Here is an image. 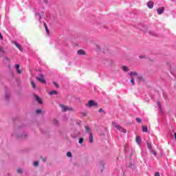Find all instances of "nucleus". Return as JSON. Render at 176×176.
Instances as JSON below:
<instances>
[{"label": "nucleus", "mask_w": 176, "mask_h": 176, "mask_svg": "<svg viewBox=\"0 0 176 176\" xmlns=\"http://www.w3.org/2000/svg\"><path fill=\"white\" fill-rule=\"evenodd\" d=\"M57 94H58V92H57L56 91H54V90H53V91H52L50 92V96H52V95H57Z\"/></svg>", "instance_id": "2eb2a0df"}, {"label": "nucleus", "mask_w": 176, "mask_h": 176, "mask_svg": "<svg viewBox=\"0 0 176 176\" xmlns=\"http://www.w3.org/2000/svg\"><path fill=\"white\" fill-rule=\"evenodd\" d=\"M67 157H72V153L71 152L67 153Z\"/></svg>", "instance_id": "a878e982"}, {"label": "nucleus", "mask_w": 176, "mask_h": 176, "mask_svg": "<svg viewBox=\"0 0 176 176\" xmlns=\"http://www.w3.org/2000/svg\"><path fill=\"white\" fill-rule=\"evenodd\" d=\"M139 58H140V59H143V58H145V56H139Z\"/></svg>", "instance_id": "ea45409f"}, {"label": "nucleus", "mask_w": 176, "mask_h": 176, "mask_svg": "<svg viewBox=\"0 0 176 176\" xmlns=\"http://www.w3.org/2000/svg\"><path fill=\"white\" fill-rule=\"evenodd\" d=\"M53 84H54V85H55V87H56V88H58V85L57 84V82H54Z\"/></svg>", "instance_id": "2f4dec72"}, {"label": "nucleus", "mask_w": 176, "mask_h": 176, "mask_svg": "<svg viewBox=\"0 0 176 176\" xmlns=\"http://www.w3.org/2000/svg\"><path fill=\"white\" fill-rule=\"evenodd\" d=\"M31 84H32V87L33 89H36V85H35L34 81H32Z\"/></svg>", "instance_id": "412c9836"}, {"label": "nucleus", "mask_w": 176, "mask_h": 176, "mask_svg": "<svg viewBox=\"0 0 176 176\" xmlns=\"http://www.w3.org/2000/svg\"><path fill=\"white\" fill-rule=\"evenodd\" d=\"M77 54L80 56L85 55L86 53L83 50H79L77 52Z\"/></svg>", "instance_id": "9b49d317"}, {"label": "nucleus", "mask_w": 176, "mask_h": 176, "mask_svg": "<svg viewBox=\"0 0 176 176\" xmlns=\"http://www.w3.org/2000/svg\"><path fill=\"white\" fill-rule=\"evenodd\" d=\"M45 30H46L47 34H50V31H49L48 28H45Z\"/></svg>", "instance_id": "c756f323"}, {"label": "nucleus", "mask_w": 176, "mask_h": 176, "mask_svg": "<svg viewBox=\"0 0 176 176\" xmlns=\"http://www.w3.org/2000/svg\"><path fill=\"white\" fill-rule=\"evenodd\" d=\"M16 73H18L19 74H21V70H16Z\"/></svg>", "instance_id": "a19ab883"}, {"label": "nucleus", "mask_w": 176, "mask_h": 176, "mask_svg": "<svg viewBox=\"0 0 176 176\" xmlns=\"http://www.w3.org/2000/svg\"><path fill=\"white\" fill-rule=\"evenodd\" d=\"M34 98H35V100H37L39 104H43V100L39 96H38L37 95H35Z\"/></svg>", "instance_id": "423d86ee"}, {"label": "nucleus", "mask_w": 176, "mask_h": 176, "mask_svg": "<svg viewBox=\"0 0 176 176\" xmlns=\"http://www.w3.org/2000/svg\"><path fill=\"white\" fill-rule=\"evenodd\" d=\"M83 141H84V139L83 138H80V139H79L78 143L81 144L83 143Z\"/></svg>", "instance_id": "393cba45"}, {"label": "nucleus", "mask_w": 176, "mask_h": 176, "mask_svg": "<svg viewBox=\"0 0 176 176\" xmlns=\"http://www.w3.org/2000/svg\"><path fill=\"white\" fill-rule=\"evenodd\" d=\"M135 141H136V144H140L141 140H140V136H136V138H135Z\"/></svg>", "instance_id": "ddd939ff"}, {"label": "nucleus", "mask_w": 176, "mask_h": 176, "mask_svg": "<svg viewBox=\"0 0 176 176\" xmlns=\"http://www.w3.org/2000/svg\"><path fill=\"white\" fill-rule=\"evenodd\" d=\"M101 164L103 165V166L104 165L103 162H101Z\"/></svg>", "instance_id": "37998d69"}, {"label": "nucleus", "mask_w": 176, "mask_h": 176, "mask_svg": "<svg viewBox=\"0 0 176 176\" xmlns=\"http://www.w3.org/2000/svg\"><path fill=\"white\" fill-rule=\"evenodd\" d=\"M0 38H1V40L3 39V36H2V33H1V32H0Z\"/></svg>", "instance_id": "58836bf2"}, {"label": "nucleus", "mask_w": 176, "mask_h": 176, "mask_svg": "<svg viewBox=\"0 0 176 176\" xmlns=\"http://www.w3.org/2000/svg\"><path fill=\"white\" fill-rule=\"evenodd\" d=\"M89 143H93V134H89Z\"/></svg>", "instance_id": "dca6fc26"}, {"label": "nucleus", "mask_w": 176, "mask_h": 176, "mask_svg": "<svg viewBox=\"0 0 176 176\" xmlns=\"http://www.w3.org/2000/svg\"><path fill=\"white\" fill-rule=\"evenodd\" d=\"M128 75H129L131 78H134L135 76H139L138 73L135 72L128 73Z\"/></svg>", "instance_id": "0eeeda50"}, {"label": "nucleus", "mask_w": 176, "mask_h": 176, "mask_svg": "<svg viewBox=\"0 0 176 176\" xmlns=\"http://www.w3.org/2000/svg\"><path fill=\"white\" fill-rule=\"evenodd\" d=\"M150 150V153L151 154H153V156H157V153H155V151L153 149H149Z\"/></svg>", "instance_id": "f3484780"}, {"label": "nucleus", "mask_w": 176, "mask_h": 176, "mask_svg": "<svg viewBox=\"0 0 176 176\" xmlns=\"http://www.w3.org/2000/svg\"><path fill=\"white\" fill-rule=\"evenodd\" d=\"M58 121L57 120H54V124H57Z\"/></svg>", "instance_id": "c9c22d12"}, {"label": "nucleus", "mask_w": 176, "mask_h": 176, "mask_svg": "<svg viewBox=\"0 0 176 176\" xmlns=\"http://www.w3.org/2000/svg\"><path fill=\"white\" fill-rule=\"evenodd\" d=\"M154 6V3H153L152 1H149L148 3H147V7L149 8V9H152Z\"/></svg>", "instance_id": "9d476101"}, {"label": "nucleus", "mask_w": 176, "mask_h": 176, "mask_svg": "<svg viewBox=\"0 0 176 176\" xmlns=\"http://www.w3.org/2000/svg\"><path fill=\"white\" fill-rule=\"evenodd\" d=\"M0 52H2V54H6V52L3 50V47H0Z\"/></svg>", "instance_id": "b1692460"}, {"label": "nucleus", "mask_w": 176, "mask_h": 176, "mask_svg": "<svg viewBox=\"0 0 176 176\" xmlns=\"http://www.w3.org/2000/svg\"><path fill=\"white\" fill-rule=\"evenodd\" d=\"M9 97H10L9 94H6V95H5V98H6V100H8Z\"/></svg>", "instance_id": "cd10ccee"}, {"label": "nucleus", "mask_w": 176, "mask_h": 176, "mask_svg": "<svg viewBox=\"0 0 176 176\" xmlns=\"http://www.w3.org/2000/svg\"><path fill=\"white\" fill-rule=\"evenodd\" d=\"M138 79L139 82H142L144 80L143 77L140 76H138Z\"/></svg>", "instance_id": "a211bd4d"}, {"label": "nucleus", "mask_w": 176, "mask_h": 176, "mask_svg": "<svg viewBox=\"0 0 176 176\" xmlns=\"http://www.w3.org/2000/svg\"><path fill=\"white\" fill-rule=\"evenodd\" d=\"M41 113V109H37V111H36V113H37V114H40Z\"/></svg>", "instance_id": "7c9ffc66"}, {"label": "nucleus", "mask_w": 176, "mask_h": 176, "mask_svg": "<svg viewBox=\"0 0 176 176\" xmlns=\"http://www.w3.org/2000/svg\"><path fill=\"white\" fill-rule=\"evenodd\" d=\"M136 122L138 123H141V119L140 118H136Z\"/></svg>", "instance_id": "72a5a7b5"}, {"label": "nucleus", "mask_w": 176, "mask_h": 176, "mask_svg": "<svg viewBox=\"0 0 176 176\" xmlns=\"http://www.w3.org/2000/svg\"><path fill=\"white\" fill-rule=\"evenodd\" d=\"M131 84H132V85H135V81H134V78L131 77Z\"/></svg>", "instance_id": "aec40b11"}, {"label": "nucleus", "mask_w": 176, "mask_h": 176, "mask_svg": "<svg viewBox=\"0 0 176 176\" xmlns=\"http://www.w3.org/2000/svg\"><path fill=\"white\" fill-rule=\"evenodd\" d=\"M142 131L144 133H147L148 132V126H142Z\"/></svg>", "instance_id": "4468645a"}, {"label": "nucleus", "mask_w": 176, "mask_h": 176, "mask_svg": "<svg viewBox=\"0 0 176 176\" xmlns=\"http://www.w3.org/2000/svg\"><path fill=\"white\" fill-rule=\"evenodd\" d=\"M19 68H20V65L16 64V65H15V69H19Z\"/></svg>", "instance_id": "bb28decb"}, {"label": "nucleus", "mask_w": 176, "mask_h": 176, "mask_svg": "<svg viewBox=\"0 0 176 176\" xmlns=\"http://www.w3.org/2000/svg\"><path fill=\"white\" fill-rule=\"evenodd\" d=\"M122 69H123L124 72H129V67H127L126 66H122Z\"/></svg>", "instance_id": "f8f14e48"}, {"label": "nucleus", "mask_w": 176, "mask_h": 176, "mask_svg": "<svg viewBox=\"0 0 176 176\" xmlns=\"http://www.w3.org/2000/svg\"><path fill=\"white\" fill-rule=\"evenodd\" d=\"M59 107L61 108L62 112H66L67 111H74L72 107H69L68 106H65L64 104H59Z\"/></svg>", "instance_id": "f03ea898"}, {"label": "nucleus", "mask_w": 176, "mask_h": 176, "mask_svg": "<svg viewBox=\"0 0 176 176\" xmlns=\"http://www.w3.org/2000/svg\"><path fill=\"white\" fill-rule=\"evenodd\" d=\"M157 105L159 107V111L162 112V109L161 108V103L160 102H157Z\"/></svg>", "instance_id": "6ab92c4d"}, {"label": "nucleus", "mask_w": 176, "mask_h": 176, "mask_svg": "<svg viewBox=\"0 0 176 176\" xmlns=\"http://www.w3.org/2000/svg\"><path fill=\"white\" fill-rule=\"evenodd\" d=\"M41 157L42 159V161H43L44 162H45L47 161L46 158H43V157Z\"/></svg>", "instance_id": "e433bc0d"}, {"label": "nucleus", "mask_w": 176, "mask_h": 176, "mask_svg": "<svg viewBox=\"0 0 176 176\" xmlns=\"http://www.w3.org/2000/svg\"><path fill=\"white\" fill-rule=\"evenodd\" d=\"M164 7L159 8L157 9V14L159 15H161L164 13Z\"/></svg>", "instance_id": "6e6552de"}, {"label": "nucleus", "mask_w": 176, "mask_h": 176, "mask_svg": "<svg viewBox=\"0 0 176 176\" xmlns=\"http://www.w3.org/2000/svg\"><path fill=\"white\" fill-rule=\"evenodd\" d=\"M155 176H160V173L159 172H156L155 174Z\"/></svg>", "instance_id": "4c0bfd02"}, {"label": "nucleus", "mask_w": 176, "mask_h": 176, "mask_svg": "<svg viewBox=\"0 0 176 176\" xmlns=\"http://www.w3.org/2000/svg\"><path fill=\"white\" fill-rule=\"evenodd\" d=\"M38 166H39V162L38 161L34 162V166L38 167Z\"/></svg>", "instance_id": "5701e85b"}, {"label": "nucleus", "mask_w": 176, "mask_h": 176, "mask_svg": "<svg viewBox=\"0 0 176 176\" xmlns=\"http://www.w3.org/2000/svg\"><path fill=\"white\" fill-rule=\"evenodd\" d=\"M98 112H99V113H103V112H104L103 109H98Z\"/></svg>", "instance_id": "473e14b6"}, {"label": "nucleus", "mask_w": 176, "mask_h": 176, "mask_svg": "<svg viewBox=\"0 0 176 176\" xmlns=\"http://www.w3.org/2000/svg\"><path fill=\"white\" fill-rule=\"evenodd\" d=\"M38 16H40V14H38Z\"/></svg>", "instance_id": "49530a36"}, {"label": "nucleus", "mask_w": 176, "mask_h": 176, "mask_svg": "<svg viewBox=\"0 0 176 176\" xmlns=\"http://www.w3.org/2000/svg\"><path fill=\"white\" fill-rule=\"evenodd\" d=\"M43 25H44L45 28H48V26L47 25L45 22H43Z\"/></svg>", "instance_id": "f704fd0d"}, {"label": "nucleus", "mask_w": 176, "mask_h": 176, "mask_svg": "<svg viewBox=\"0 0 176 176\" xmlns=\"http://www.w3.org/2000/svg\"><path fill=\"white\" fill-rule=\"evenodd\" d=\"M36 79H37V80H38V82H41L43 84H46V81L44 79L43 74H38V77H37Z\"/></svg>", "instance_id": "7ed1b4c3"}, {"label": "nucleus", "mask_w": 176, "mask_h": 176, "mask_svg": "<svg viewBox=\"0 0 176 176\" xmlns=\"http://www.w3.org/2000/svg\"><path fill=\"white\" fill-rule=\"evenodd\" d=\"M19 174H21L23 173V170L21 169L16 170Z\"/></svg>", "instance_id": "c85d7f7f"}, {"label": "nucleus", "mask_w": 176, "mask_h": 176, "mask_svg": "<svg viewBox=\"0 0 176 176\" xmlns=\"http://www.w3.org/2000/svg\"><path fill=\"white\" fill-rule=\"evenodd\" d=\"M98 103L95 100H89V102H87V107H97Z\"/></svg>", "instance_id": "20e7f679"}, {"label": "nucleus", "mask_w": 176, "mask_h": 176, "mask_svg": "<svg viewBox=\"0 0 176 176\" xmlns=\"http://www.w3.org/2000/svg\"><path fill=\"white\" fill-rule=\"evenodd\" d=\"M48 0H43L45 3H47Z\"/></svg>", "instance_id": "79ce46f5"}, {"label": "nucleus", "mask_w": 176, "mask_h": 176, "mask_svg": "<svg viewBox=\"0 0 176 176\" xmlns=\"http://www.w3.org/2000/svg\"><path fill=\"white\" fill-rule=\"evenodd\" d=\"M16 69V71L20 70L19 68H18V69Z\"/></svg>", "instance_id": "a18cd8bd"}, {"label": "nucleus", "mask_w": 176, "mask_h": 176, "mask_svg": "<svg viewBox=\"0 0 176 176\" xmlns=\"http://www.w3.org/2000/svg\"><path fill=\"white\" fill-rule=\"evenodd\" d=\"M85 130L86 133H88L89 135L92 134L91 129L89 128V125H85Z\"/></svg>", "instance_id": "39448f33"}, {"label": "nucleus", "mask_w": 176, "mask_h": 176, "mask_svg": "<svg viewBox=\"0 0 176 176\" xmlns=\"http://www.w3.org/2000/svg\"><path fill=\"white\" fill-rule=\"evenodd\" d=\"M112 125L113 127L116 128V129H118V131H120L122 133H126V130L125 129L117 124L116 122H112Z\"/></svg>", "instance_id": "f257e3e1"}, {"label": "nucleus", "mask_w": 176, "mask_h": 176, "mask_svg": "<svg viewBox=\"0 0 176 176\" xmlns=\"http://www.w3.org/2000/svg\"><path fill=\"white\" fill-rule=\"evenodd\" d=\"M147 148H148L149 150L153 149L151 143H147Z\"/></svg>", "instance_id": "4be33fe9"}, {"label": "nucleus", "mask_w": 176, "mask_h": 176, "mask_svg": "<svg viewBox=\"0 0 176 176\" xmlns=\"http://www.w3.org/2000/svg\"><path fill=\"white\" fill-rule=\"evenodd\" d=\"M14 45L16 47L19 49V51L23 52V47L20 45L19 43L14 42Z\"/></svg>", "instance_id": "1a4fd4ad"}, {"label": "nucleus", "mask_w": 176, "mask_h": 176, "mask_svg": "<svg viewBox=\"0 0 176 176\" xmlns=\"http://www.w3.org/2000/svg\"><path fill=\"white\" fill-rule=\"evenodd\" d=\"M175 141H176V133H175Z\"/></svg>", "instance_id": "c03bdc74"}]
</instances>
